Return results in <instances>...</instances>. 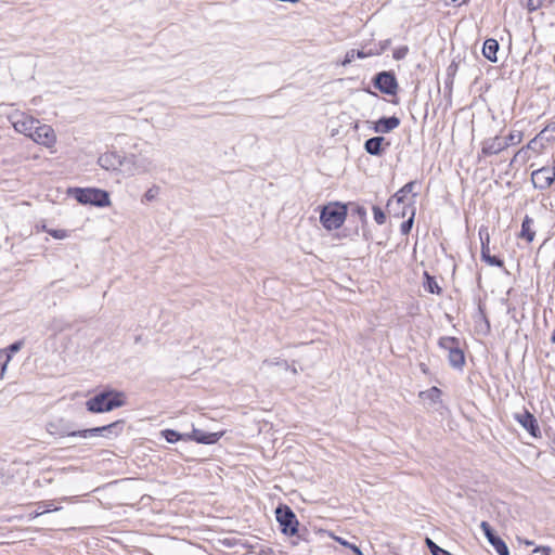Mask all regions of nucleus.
I'll list each match as a JSON object with an SVG mask.
<instances>
[{"instance_id": "f257e3e1", "label": "nucleus", "mask_w": 555, "mask_h": 555, "mask_svg": "<svg viewBox=\"0 0 555 555\" xmlns=\"http://www.w3.org/2000/svg\"><path fill=\"white\" fill-rule=\"evenodd\" d=\"M124 404V393L113 390L102 391L86 402L87 410L92 413L109 412Z\"/></svg>"}, {"instance_id": "f03ea898", "label": "nucleus", "mask_w": 555, "mask_h": 555, "mask_svg": "<svg viewBox=\"0 0 555 555\" xmlns=\"http://www.w3.org/2000/svg\"><path fill=\"white\" fill-rule=\"evenodd\" d=\"M125 163L131 175H145L156 169L154 150H141L138 154L125 157Z\"/></svg>"}, {"instance_id": "7ed1b4c3", "label": "nucleus", "mask_w": 555, "mask_h": 555, "mask_svg": "<svg viewBox=\"0 0 555 555\" xmlns=\"http://www.w3.org/2000/svg\"><path fill=\"white\" fill-rule=\"evenodd\" d=\"M75 199L83 205L90 204L98 207L109 205V195L106 191L100 189H80L75 188L69 191Z\"/></svg>"}, {"instance_id": "20e7f679", "label": "nucleus", "mask_w": 555, "mask_h": 555, "mask_svg": "<svg viewBox=\"0 0 555 555\" xmlns=\"http://www.w3.org/2000/svg\"><path fill=\"white\" fill-rule=\"evenodd\" d=\"M460 345V340L451 336H443L438 341V346L448 352L449 364L457 370H462L465 364L464 351Z\"/></svg>"}, {"instance_id": "39448f33", "label": "nucleus", "mask_w": 555, "mask_h": 555, "mask_svg": "<svg viewBox=\"0 0 555 555\" xmlns=\"http://www.w3.org/2000/svg\"><path fill=\"white\" fill-rule=\"evenodd\" d=\"M347 216L346 206H325L320 215V221L327 230H336L341 227Z\"/></svg>"}, {"instance_id": "423d86ee", "label": "nucleus", "mask_w": 555, "mask_h": 555, "mask_svg": "<svg viewBox=\"0 0 555 555\" xmlns=\"http://www.w3.org/2000/svg\"><path fill=\"white\" fill-rule=\"evenodd\" d=\"M275 517L284 534L289 537L297 534L299 522L289 506L279 505L275 509Z\"/></svg>"}, {"instance_id": "0eeeda50", "label": "nucleus", "mask_w": 555, "mask_h": 555, "mask_svg": "<svg viewBox=\"0 0 555 555\" xmlns=\"http://www.w3.org/2000/svg\"><path fill=\"white\" fill-rule=\"evenodd\" d=\"M416 186V181H410L404 184L387 203V208L389 211H395L397 216L405 217L406 209L410 206L404 204V199L409 193H413L414 188Z\"/></svg>"}, {"instance_id": "6e6552de", "label": "nucleus", "mask_w": 555, "mask_h": 555, "mask_svg": "<svg viewBox=\"0 0 555 555\" xmlns=\"http://www.w3.org/2000/svg\"><path fill=\"white\" fill-rule=\"evenodd\" d=\"M373 86L387 95H396L399 88L396 75L391 70L376 74L373 78Z\"/></svg>"}, {"instance_id": "1a4fd4ad", "label": "nucleus", "mask_w": 555, "mask_h": 555, "mask_svg": "<svg viewBox=\"0 0 555 555\" xmlns=\"http://www.w3.org/2000/svg\"><path fill=\"white\" fill-rule=\"evenodd\" d=\"M10 120L15 131L29 138L36 125L39 124L38 119L25 113H14L10 116Z\"/></svg>"}, {"instance_id": "9d476101", "label": "nucleus", "mask_w": 555, "mask_h": 555, "mask_svg": "<svg viewBox=\"0 0 555 555\" xmlns=\"http://www.w3.org/2000/svg\"><path fill=\"white\" fill-rule=\"evenodd\" d=\"M514 420L521 427H524L533 438L538 439L542 437V433L537 417L528 410L525 409L521 413H515Z\"/></svg>"}, {"instance_id": "9b49d317", "label": "nucleus", "mask_w": 555, "mask_h": 555, "mask_svg": "<svg viewBox=\"0 0 555 555\" xmlns=\"http://www.w3.org/2000/svg\"><path fill=\"white\" fill-rule=\"evenodd\" d=\"M30 139L38 144L51 147L56 141V135L51 126L39 122L34 128Z\"/></svg>"}, {"instance_id": "f8f14e48", "label": "nucleus", "mask_w": 555, "mask_h": 555, "mask_svg": "<svg viewBox=\"0 0 555 555\" xmlns=\"http://www.w3.org/2000/svg\"><path fill=\"white\" fill-rule=\"evenodd\" d=\"M531 181L533 186L538 190L548 189L555 181V167H542L532 171Z\"/></svg>"}, {"instance_id": "ddd939ff", "label": "nucleus", "mask_w": 555, "mask_h": 555, "mask_svg": "<svg viewBox=\"0 0 555 555\" xmlns=\"http://www.w3.org/2000/svg\"><path fill=\"white\" fill-rule=\"evenodd\" d=\"M507 149V144L503 142V138L495 135L493 138L485 139L481 142V150L478 153V160L492 155H498Z\"/></svg>"}, {"instance_id": "4468645a", "label": "nucleus", "mask_w": 555, "mask_h": 555, "mask_svg": "<svg viewBox=\"0 0 555 555\" xmlns=\"http://www.w3.org/2000/svg\"><path fill=\"white\" fill-rule=\"evenodd\" d=\"M480 528L482 529L489 543L493 546L499 555H509L508 546L499 535L494 533L489 522L482 521L480 524Z\"/></svg>"}, {"instance_id": "2eb2a0df", "label": "nucleus", "mask_w": 555, "mask_h": 555, "mask_svg": "<svg viewBox=\"0 0 555 555\" xmlns=\"http://www.w3.org/2000/svg\"><path fill=\"white\" fill-rule=\"evenodd\" d=\"M98 164L105 170H117L121 166L126 165L125 157L116 152H106L102 154L98 159Z\"/></svg>"}, {"instance_id": "dca6fc26", "label": "nucleus", "mask_w": 555, "mask_h": 555, "mask_svg": "<svg viewBox=\"0 0 555 555\" xmlns=\"http://www.w3.org/2000/svg\"><path fill=\"white\" fill-rule=\"evenodd\" d=\"M479 235L481 240L482 260L490 266L502 268L504 266V261L496 256H491V251L489 248V234L486 232V237H483L482 231H479Z\"/></svg>"}, {"instance_id": "f3484780", "label": "nucleus", "mask_w": 555, "mask_h": 555, "mask_svg": "<svg viewBox=\"0 0 555 555\" xmlns=\"http://www.w3.org/2000/svg\"><path fill=\"white\" fill-rule=\"evenodd\" d=\"M221 433H204L199 429L193 428L191 434H186L188 441L194 440L198 443L203 444H212L216 443L220 437Z\"/></svg>"}, {"instance_id": "a211bd4d", "label": "nucleus", "mask_w": 555, "mask_h": 555, "mask_svg": "<svg viewBox=\"0 0 555 555\" xmlns=\"http://www.w3.org/2000/svg\"><path fill=\"white\" fill-rule=\"evenodd\" d=\"M400 125L397 116L382 117L374 122L373 130L377 133H389Z\"/></svg>"}, {"instance_id": "6ab92c4d", "label": "nucleus", "mask_w": 555, "mask_h": 555, "mask_svg": "<svg viewBox=\"0 0 555 555\" xmlns=\"http://www.w3.org/2000/svg\"><path fill=\"white\" fill-rule=\"evenodd\" d=\"M384 142V137L370 138L364 142V150L370 155L380 156L385 151V147L383 146Z\"/></svg>"}, {"instance_id": "aec40b11", "label": "nucleus", "mask_w": 555, "mask_h": 555, "mask_svg": "<svg viewBox=\"0 0 555 555\" xmlns=\"http://www.w3.org/2000/svg\"><path fill=\"white\" fill-rule=\"evenodd\" d=\"M102 434H104V426L89 428V429H81V430H73V431H63V436L68 437H80V438H93V437H102Z\"/></svg>"}, {"instance_id": "412c9836", "label": "nucleus", "mask_w": 555, "mask_h": 555, "mask_svg": "<svg viewBox=\"0 0 555 555\" xmlns=\"http://www.w3.org/2000/svg\"><path fill=\"white\" fill-rule=\"evenodd\" d=\"M499 48H500L499 42L493 38H489L483 42L482 54L487 60L495 63L498 61L496 54H498Z\"/></svg>"}, {"instance_id": "4be33fe9", "label": "nucleus", "mask_w": 555, "mask_h": 555, "mask_svg": "<svg viewBox=\"0 0 555 555\" xmlns=\"http://www.w3.org/2000/svg\"><path fill=\"white\" fill-rule=\"evenodd\" d=\"M533 219L528 215L525 216L521 223V231L519 236L531 243L534 240L535 232L532 230Z\"/></svg>"}, {"instance_id": "5701e85b", "label": "nucleus", "mask_w": 555, "mask_h": 555, "mask_svg": "<svg viewBox=\"0 0 555 555\" xmlns=\"http://www.w3.org/2000/svg\"><path fill=\"white\" fill-rule=\"evenodd\" d=\"M125 422L119 420L116 422H113L108 425L104 426V434H102V437L105 438H113L117 437L124 429Z\"/></svg>"}, {"instance_id": "b1692460", "label": "nucleus", "mask_w": 555, "mask_h": 555, "mask_svg": "<svg viewBox=\"0 0 555 555\" xmlns=\"http://www.w3.org/2000/svg\"><path fill=\"white\" fill-rule=\"evenodd\" d=\"M441 395H442V391L438 387H436V386H433L429 389L420 392V397L421 398L429 400L433 403L440 402L441 401Z\"/></svg>"}, {"instance_id": "393cba45", "label": "nucleus", "mask_w": 555, "mask_h": 555, "mask_svg": "<svg viewBox=\"0 0 555 555\" xmlns=\"http://www.w3.org/2000/svg\"><path fill=\"white\" fill-rule=\"evenodd\" d=\"M425 283L424 288L430 294H441L442 288L438 285L436 279L428 274V272H424Z\"/></svg>"}, {"instance_id": "a878e982", "label": "nucleus", "mask_w": 555, "mask_h": 555, "mask_svg": "<svg viewBox=\"0 0 555 555\" xmlns=\"http://www.w3.org/2000/svg\"><path fill=\"white\" fill-rule=\"evenodd\" d=\"M370 55H374V52L373 50H370L367 52H364L363 50H350L346 53L345 55V60L343 62L344 65L346 64H350L351 62L354 61L356 57L358 59H364L366 56H370Z\"/></svg>"}, {"instance_id": "bb28decb", "label": "nucleus", "mask_w": 555, "mask_h": 555, "mask_svg": "<svg viewBox=\"0 0 555 555\" xmlns=\"http://www.w3.org/2000/svg\"><path fill=\"white\" fill-rule=\"evenodd\" d=\"M162 436L166 439L169 443H176L179 440L188 441L186 434H180L177 430L173 429H165L162 431Z\"/></svg>"}, {"instance_id": "cd10ccee", "label": "nucleus", "mask_w": 555, "mask_h": 555, "mask_svg": "<svg viewBox=\"0 0 555 555\" xmlns=\"http://www.w3.org/2000/svg\"><path fill=\"white\" fill-rule=\"evenodd\" d=\"M410 209V217L408 220L403 221L400 225V231H401V234L402 235H408L411 230H412V227H413V222H414V216H415V208L414 207H409Z\"/></svg>"}, {"instance_id": "c85d7f7f", "label": "nucleus", "mask_w": 555, "mask_h": 555, "mask_svg": "<svg viewBox=\"0 0 555 555\" xmlns=\"http://www.w3.org/2000/svg\"><path fill=\"white\" fill-rule=\"evenodd\" d=\"M524 134L521 131H511L508 135L503 138V142L507 144V147L511 145H517L522 141Z\"/></svg>"}, {"instance_id": "c756f323", "label": "nucleus", "mask_w": 555, "mask_h": 555, "mask_svg": "<svg viewBox=\"0 0 555 555\" xmlns=\"http://www.w3.org/2000/svg\"><path fill=\"white\" fill-rule=\"evenodd\" d=\"M425 543L429 548L431 555H451L450 552L437 545L431 539L426 538Z\"/></svg>"}, {"instance_id": "7c9ffc66", "label": "nucleus", "mask_w": 555, "mask_h": 555, "mask_svg": "<svg viewBox=\"0 0 555 555\" xmlns=\"http://www.w3.org/2000/svg\"><path fill=\"white\" fill-rule=\"evenodd\" d=\"M11 361V354L7 350H0V380L3 378L7 366Z\"/></svg>"}, {"instance_id": "2f4dec72", "label": "nucleus", "mask_w": 555, "mask_h": 555, "mask_svg": "<svg viewBox=\"0 0 555 555\" xmlns=\"http://www.w3.org/2000/svg\"><path fill=\"white\" fill-rule=\"evenodd\" d=\"M60 507H54L51 501L40 502L39 508L34 513V517L40 516L51 511H59Z\"/></svg>"}, {"instance_id": "473e14b6", "label": "nucleus", "mask_w": 555, "mask_h": 555, "mask_svg": "<svg viewBox=\"0 0 555 555\" xmlns=\"http://www.w3.org/2000/svg\"><path fill=\"white\" fill-rule=\"evenodd\" d=\"M543 134L540 132L538 135H535L532 140L528 142V144L525 146L526 150H532L537 153H540V151L544 147L543 144L540 143V140L542 139Z\"/></svg>"}, {"instance_id": "72a5a7b5", "label": "nucleus", "mask_w": 555, "mask_h": 555, "mask_svg": "<svg viewBox=\"0 0 555 555\" xmlns=\"http://www.w3.org/2000/svg\"><path fill=\"white\" fill-rule=\"evenodd\" d=\"M372 210H373L374 220L376 221V223L383 224L386 220V216H385L383 209L379 206H373Z\"/></svg>"}, {"instance_id": "f704fd0d", "label": "nucleus", "mask_w": 555, "mask_h": 555, "mask_svg": "<svg viewBox=\"0 0 555 555\" xmlns=\"http://www.w3.org/2000/svg\"><path fill=\"white\" fill-rule=\"evenodd\" d=\"M159 193V188L156 186V185H153L152 188H150L145 193H144V199L146 202H152L153 199L156 198V196L158 195Z\"/></svg>"}, {"instance_id": "c9c22d12", "label": "nucleus", "mask_w": 555, "mask_h": 555, "mask_svg": "<svg viewBox=\"0 0 555 555\" xmlns=\"http://www.w3.org/2000/svg\"><path fill=\"white\" fill-rule=\"evenodd\" d=\"M47 232L56 240H64L68 236V232L66 230H47Z\"/></svg>"}, {"instance_id": "e433bc0d", "label": "nucleus", "mask_w": 555, "mask_h": 555, "mask_svg": "<svg viewBox=\"0 0 555 555\" xmlns=\"http://www.w3.org/2000/svg\"><path fill=\"white\" fill-rule=\"evenodd\" d=\"M519 159H521V160H527L528 159L526 147H521L520 150H518L516 152V154L514 155L513 159L511 160V165H513L514 163L518 162Z\"/></svg>"}, {"instance_id": "4c0bfd02", "label": "nucleus", "mask_w": 555, "mask_h": 555, "mask_svg": "<svg viewBox=\"0 0 555 555\" xmlns=\"http://www.w3.org/2000/svg\"><path fill=\"white\" fill-rule=\"evenodd\" d=\"M408 52V47H400L393 51L392 56L395 60H402L406 56Z\"/></svg>"}, {"instance_id": "58836bf2", "label": "nucleus", "mask_w": 555, "mask_h": 555, "mask_svg": "<svg viewBox=\"0 0 555 555\" xmlns=\"http://www.w3.org/2000/svg\"><path fill=\"white\" fill-rule=\"evenodd\" d=\"M23 345H24V341L23 340H18V341H15V343L11 344L4 350H7V352L12 356L13 353L20 351L22 349Z\"/></svg>"}, {"instance_id": "ea45409f", "label": "nucleus", "mask_w": 555, "mask_h": 555, "mask_svg": "<svg viewBox=\"0 0 555 555\" xmlns=\"http://www.w3.org/2000/svg\"><path fill=\"white\" fill-rule=\"evenodd\" d=\"M534 554L551 555L552 548L550 546H538L533 550Z\"/></svg>"}, {"instance_id": "a19ab883", "label": "nucleus", "mask_w": 555, "mask_h": 555, "mask_svg": "<svg viewBox=\"0 0 555 555\" xmlns=\"http://www.w3.org/2000/svg\"><path fill=\"white\" fill-rule=\"evenodd\" d=\"M541 5V0H527L529 11H535Z\"/></svg>"}, {"instance_id": "79ce46f5", "label": "nucleus", "mask_w": 555, "mask_h": 555, "mask_svg": "<svg viewBox=\"0 0 555 555\" xmlns=\"http://www.w3.org/2000/svg\"><path fill=\"white\" fill-rule=\"evenodd\" d=\"M457 70V63L455 61H452L451 64L447 68V73L449 77H453L456 74Z\"/></svg>"}, {"instance_id": "37998d69", "label": "nucleus", "mask_w": 555, "mask_h": 555, "mask_svg": "<svg viewBox=\"0 0 555 555\" xmlns=\"http://www.w3.org/2000/svg\"><path fill=\"white\" fill-rule=\"evenodd\" d=\"M264 364H268V365H280L284 369H289V364L287 363V361L283 360V361H276V362H272V361H269V360H264L263 362Z\"/></svg>"}, {"instance_id": "c03bdc74", "label": "nucleus", "mask_w": 555, "mask_h": 555, "mask_svg": "<svg viewBox=\"0 0 555 555\" xmlns=\"http://www.w3.org/2000/svg\"><path fill=\"white\" fill-rule=\"evenodd\" d=\"M52 323H53V327H52V330H53L54 334L60 333V332H62V331L65 328V327L61 324V322H60V321H57V320H53V322H52Z\"/></svg>"}, {"instance_id": "a18cd8bd", "label": "nucleus", "mask_w": 555, "mask_h": 555, "mask_svg": "<svg viewBox=\"0 0 555 555\" xmlns=\"http://www.w3.org/2000/svg\"><path fill=\"white\" fill-rule=\"evenodd\" d=\"M468 0H446L447 4L461 5L466 3Z\"/></svg>"}, {"instance_id": "49530a36", "label": "nucleus", "mask_w": 555, "mask_h": 555, "mask_svg": "<svg viewBox=\"0 0 555 555\" xmlns=\"http://www.w3.org/2000/svg\"><path fill=\"white\" fill-rule=\"evenodd\" d=\"M389 42H390L389 40H385V41L382 43V46H380V49H379V50H377V51H373V52H374V54H379L380 52L385 51V50L387 49V47H388Z\"/></svg>"}, {"instance_id": "de8ad7c7", "label": "nucleus", "mask_w": 555, "mask_h": 555, "mask_svg": "<svg viewBox=\"0 0 555 555\" xmlns=\"http://www.w3.org/2000/svg\"><path fill=\"white\" fill-rule=\"evenodd\" d=\"M547 131H553L555 132V122H552L550 125H547L542 131L541 133L544 134L546 133Z\"/></svg>"}, {"instance_id": "09e8293b", "label": "nucleus", "mask_w": 555, "mask_h": 555, "mask_svg": "<svg viewBox=\"0 0 555 555\" xmlns=\"http://www.w3.org/2000/svg\"><path fill=\"white\" fill-rule=\"evenodd\" d=\"M349 548L353 552V555H359V552H362L356 544L349 545Z\"/></svg>"}, {"instance_id": "8fccbe9b", "label": "nucleus", "mask_w": 555, "mask_h": 555, "mask_svg": "<svg viewBox=\"0 0 555 555\" xmlns=\"http://www.w3.org/2000/svg\"><path fill=\"white\" fill-rule=\"evenodd\" d=\"M357 211H358V214H359L361 217H365V216H366V210H365V208H364V207H360V206H358Z\"/></svg>"}, {"instance_id": "3c124183", "label": "nucleus", "mask_w": 555, "mask_h": 555, "mask_svg": "<svg viewBox=\"0 0 555 555\" xmlns=\"http://www.w3.org/2000/svg\"><path fill=\"white\" fill-rule=\"evenodd\" d=\"M518 541H519L520 543L526 544V545H532V544H533V542H532V541H529V540H527V539L518 538Z\"/></svg>"}, {"instance_id": "603ef678", "label": "nucleus", "mask_w": 555, "mask_h": 555, "mask_svg": "<svg viewBox=\"0 0 555 555\" xmlns=\"http://www.w3.org/2000/svg\"><path fill=\"white\" fill-rule=\"evenodd\" d=\"M480 312H482V311L480 310ZM481 314H482V318H483V320H485V323H486L487 330H489V328H490V323H489V321L487 320V318L485 317V314H483V313H481Z\"/></svg>"}, {"instance_id": "864d4df0", "label": "nucleus", "mask_w": 555, "mask_h": 555, "mask_svg": "<svg viewBox=\"0 0 555 555\" xmlns=\"http://www.w3.org/2000/svg\"><path fill=\"white\" fill-rule=\"evenodd\" d=\"M293 374H297V369L295 366H291L288 369Z\"/></svg>"}, {"instance_id": "5fc2aeb1", "label": "nucleus", "mask_w": 555, "mask_h": 555, "mask_svg": "<svg viewBox=\"0 0 555 555\" xmlns=\"http://www.w3.org/2000/svg\"><path fill=\"white\" fill-rule=\"evenodd\" d=\"M551 343L552 344H555V330L553 331L552 333V336H551Z\"/></svg>"}, {"instance_id": "6e6d98bb", "label": "nucleus", "mask_w": 555, "mask_h": 555, "mask_svg": "<svg viewBox=\"0 0 555 555\" xmlns=\"http://www.w3.org/2000/svg\"><path fill=\"white\" fill-rule=\"evenodd\" d=\"M339 542H340L343 545L348 546V547H349V545H351L350 543H348V542H346V541H343V540H339Z\"/></svg>"}, {"instance_id": "4d7b16f0", "label": "nucleus", "mask_w": 555, "mask_h": 555, "mask_svg": "<svg viewBox=\"0 0 555 555\" xmlns=\"http://www.w3.org/2000/svg\"><path fill=\"white\" fill-rule=\"evenodd\" d=\"M359 555H364L362 552H359Z\"/></svg>"}]
</instances>
